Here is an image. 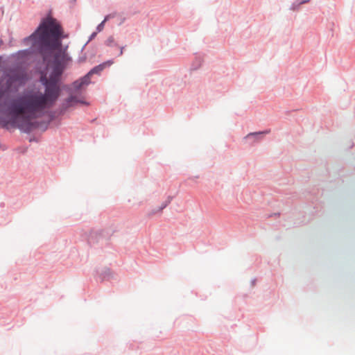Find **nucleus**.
<instances>
[{"label":"nucleus","instance_id":"nucleus-8","mask_svg":"<svg viewBox=\"0 0 355 355\" xmlns=\"http://www.w3.org/2000/svg\"><path fill=\"white\" fill-rule=\"evenodd\" d=\"M123 47H121L120 48L119 55H121L123 54Z\"/></svg>","mask_w":355,"mask_h":355},{"label":"nucleus","instance_id":"nucleus-7","mask_svg":"<svg viewBox=\"0 0 355 355\" xmlns=\"http://www.w3.org/2000/svg\"><path fill=\"white\" fill-rule=\"evenodd\" d=\"M263 132L250 133L249 135H248L247 137H250V136H253V135H261V134H263Z\"/></svg>","mask_w":355,"mask_h":355},{"label":"nucleus","instance_id":"nucleus-2","mask_svg":"<svg viewBox=\"0 0 355 355\" xmlns=\"http://www.w3.org/2000/svg\"><path fill=\"white\" fill-rule=\"evenodd\" d=\"M5 78V83H3V78L0 80V100L11 89H17L24 85L28 77L24 69L21 67H15L6 72Z\"/></svg>","mask_w":355,"mask_h":355},{"label":"nucleus","instance_id":"nucleus-1","mask_svg":"<svg viewBox=\"0 0 355 355\" xmlns=\"http://www.w3.org/2000/svg\"><path fill=\"white\" fill-rule=\"evenodd\" d=\"M60 23L52 17L43 19L37 30L24 39L26 45L37 50L47 62L45 71L41 73L40 80L45 85V93L26 92L16 97L11 103L10 112L15 115L12 124L24 130L31 129V120L51 106L60 96L59 81L65 66L71 60L67 51L62 46L61 40L67 37Z\"/></svg>","mask_w":355,"mask_h":355},{"label":"nucleus","instance_id":"nucleus-4","mask_svg":"<svg viewBox=\"0 0 355 355\" xmlns=\"http://www.w3.org/2000/svg\"><path fill=\"white\" fill-rule=\"evenodd\" d=\"M77 103L84 104L85 101L83 100L82 97L77 96L76 95L71 94V95L65 101L64 106L67 108Z\"/></svg>","mask_w":355,"mask_h":355},{"label":"nucleus","instance_id":"nucleus-5","mask_svg":"<svg viewBox=\"0 0 355 355\" xmlns=\"http://www.w3.org/2000/svg\"><path fill=\"white\" fill-rule=\"evenodd\" d=\"M107 19H108V16H107L105 18V19L100 24H98V26H97V28H96L98 32H101L103 29L104 24H105V21L107 20Z\"/></svg>","mask_w":355,"mask_h":355},{"label":"nucleus","instance_id":"nucleus-10","mask_svg":"<svg viewBox=\"0 0 355 355\" xmlns=\"http://www.w3.org/2000/svg\"><path fill=\"white\" fill-rule=\"evenodd\" d=\"M112 62H109V65L112 64Z\"/></svg>","mask_w":355,"mask_h":355},{"label":"nucleus","instance_id":"nucleus-9","mask_svg":"<svg viewBox=\"0 0 355 355\" xmlns=\"http://www.w3.org/2000/svg\"><path fill=\"white\" fill-rule=\"evenodd\" d=\"M96 35V33H92V35L91 37H92H92H94Z\"/></svg>","mask_w":355,"mask_h":355},{"label":"nucleus","instance_id":"nucleus-6","mask_svg":"<svg viewBox=\"0 0 355 355\" xmlns=\"http://www.w3.org/2000/svg\"><path fill=\"white\" fill-rule=\"evenodd\" d=\"M114 38L112 37H110L107 40V44L108 46H111L112 44L114 43Z\"/></svg>","mask_w":355,"mask_h":355},{"label":"nucleus","instance_id":"nucleus-11","mask_svg":"<svg viewBox=\"0 0 355 355\" xmlns=\"http://www.w3.org/2000/svg\"><path fill=\"white\" fill-rule=\"evenodd\" d=\"M74 2L76 1V0H73Z\"/></svg>","mask_w":355,"mask_h":355},{"label":"nucleus","instance_id":"nucleus-3","mask_svg":"<svg viewBox=\"0 0 355 355\" xmlns=\"http://www.w3.org/2000/svg\"><path fill=\"white\" fill-rule=\"evenodd\" d=\"M105 64H106L105 63L95 67L84 77L75 81L72 84L71 90L73 92H78L79 90L83 89L85 86L88 85L90 83V76L92 74L98 73L103 71V69L105 68Z\"/></svg>","mask_w":355,"mask_h":355}]
</instances>
